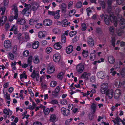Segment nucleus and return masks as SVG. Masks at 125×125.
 Returning a JSON list of instances; mask_svg holds the SVG:
<instances>
[{
	"instance_id": "nucleus-1",
	"label": "nucleus",
	"mask_w": 125,
	"mask_h": 125,
	"mask_svg": "<svg viewBox=\"0 0 125 125\" xmlns=\"http://www.w3.org/2000/svg\"><path fill=\"white\" fill-rule=\"evenodd\" d=\"M115 16L110 15H104V22L107 25H109L111 21H113V20L115 17Z\"/></svg>"
},
{
	"instance_id": "nucleus-2",
	"label": "nucleus",
	"mask_w": 125,
	"mask_h": 125,
	"mask_svg": "<svg viewBox=\"0 0 125 125\" xmlns=\"http://www.w3.org/2000/svg\"><path fill=\"white\" fill-rule=\"evenodd\" d=\"M4 45L5 49L7 51L10 50L11 49L10 42L8 40H5L4 42Z\"/></svg>"
},
{
	"instance_id": "nucleus-3",
	"label": "nucleus",
	"mask_w": 125,
	"mask_h": 125,
	"mask_svg": "<svg viewBox=\"0 0 125 125\" xmlns=\"http://www.w3.org/2000/svg\"><path fill=\"white\" fill-rule=\"evenodd\" d=\"M84 68V66L81 63L78 64L76 67V70L79 73H81Z\"/></svg>"
},
{
	"instance_id": "nucleus-4",
	"label": "nucleus",
	"mask_w": 125,
	"mask_h": 125,
	"mask_svg": "<svg viewBox=\"0 0 125 125\" xmlns=\"http://www.w3.org/2000/svg\"><path fill=\"white\" fill-rule=\"evenodd\" d=\"M108 88V85L107 83H103V85L102 86L101 89V92L103 94H104Z\"/></svg>"
},
{
	"instance_id": "nucleus-5",
	"label": "nucleus",
	"mask_w": 125,
	"mask_h": 125,
	"mask_svg": "<svg viewBox=\"0 0 125 125\" xmlns=\"http://www.w3.org/2000/svg\"><path fill=\"white\" fill-rule=\"evenodd\" d=\"M106 96H108L109 99L112 98L113 96L114 91L112 89H108L105 92Z\"/></svg>"
},
{
	"instance_id": "nucleus-6",
	"label": "nucleus",
	"mask_w": 125,
	"mask_h": 125,
	"mask_svg": "<svg viewBox=\"0 0 125 125\" xmlns=\"http://www.w3.org/2000/svg\"><path fill=\"white\" fill-rule=\"evenodd\" d=\"M70 110L64 107H62L61 109V111L62 114L64 116H67L70 114Z\"/></svg>"
},
{
	"instance_id": "nucleus-7",
	"label": "nucleus",
	"mask_w": 125,
	"mask_h": 125,
	"mask_svg": "<svg viewBox=\"0 0 125 125\" xmlns=\"http://www.w3.org/2000/svg\"><path fill=\"white\" fill-rule=\"evenodd\" d=\"M121 92V90L119 89H117L115 90L114 93V98L115 99H117L119 98Z\"/></svg>"
},
{
	"instance_id": "nucleus-8",
	"label": "nucleus",
	"mask_w": 125,
	"mask_h": 125,
	"mask_svg": "<svg viewBox=\"0 0 125 125\" xmlns=\"http://www.w3.org/2000/svg\"><path fill=\"white\" fill-rule=\"evenodd\" d=\"M61 55L59 54H55L53 56V59L55 62H58L60 60Z\"/></svg>"
},
{
	"instance_id": "nucleus-9",
	"label": "nucleus",
	"mask_w": 125,
	"mask_h": 125,
	"mask_svg": "<svg viewBox=\"0 0 125 125\" xmlns=\"http://www.w3.org/2000/svg\"><path fill=\"white\" fill-rule=\"evenodd\" d=\"M61 10L62 13H65L66 11L67 6L65 3H62L61 5Z\"/></svg>"
},
{
	"instance_id": "nucleus-10",
	"label": "nucleus",
	"mask_w": 125,
	"mask_h": 125,
	"mask_svg": "<svg viewBox=\"0 0 125 125\" xmlns=\"http://www.w3.org/2000/svg\"><path fill=\"white\" fill-rule=\"evenodd\" d=\"M73 47L72 45H69L66 48V52L67 54L71 53L73 50Z\"/></svg>"
},
{
	"instance_id": "nucleus-11",
	"label": "nucleus",
	"mask_w": 125,
	"mask_h": 125,
	"mask_svg": "<svg viewBox=\"0 0 125 125\" xmlns=\"http://www.w3.org/2000/svg\"><path fill=\"white\" fill-rule=\"evenodd\" d=\"M97 76L98 78L102 79H104L105 77L104 72L101 71L98 72L97 73Z\"/></svg>"
},
{
	"instance_id": "nucleus-12",
	"label": "nucleus",
	"mask_w": 125,
	"mask_h": 125,
	"mask_svg": "<svg viewBox=\"0 0 125 125\" xmlns=\"http://www.w3.org/2000/svg\"><path fill=\"white\" fill-rule=\"evenodd\" d=\"M57 121V116L55 114H52L51 115L49 121L50 122H55Z\"/></svg>"
},
{
	"instance_id": "nucleus-13",
	"label": "nucleus",
	"mask_w": 125,
	"mask_h": 125,
	"mask_svg": "<svg viewBox=\"0 0 125 125\" xmlns=\"http://www.w3.org/2000/svg\"><path fill=\"white\" fill-rule=\"evenodd\" d=\"M52 23V21L49 19H45L43 21V24L45 26H49L51 25Z\"/></svg>"
},
{
	"instance_id": "nucleus-14",
	"label": "nucleus",
	"mask_w": 125,
	"mask_h": 125,
	"mask_svg": "<svg viewBox=\"0 0 125 125\" xmlns=\"http://www.w3.org/2000/svg\"><path fill=\"white\" fill-rule=\"evenodd\" d=\"M14 8H12V10H14V14L15 15L14 18L15 19H17L18 16V10L17 7L14 5Z\"/></svg>"
},
{
	"instance_id": "nucleus-15",
	"label": "nucleus",
	"mask_w": 125,
	"mask_h": 125,
	"mask_svg": "<svg viewBox=\"0 0 125 125\" xmlns=\"http://www.w3.org/2000/svg\"><path fill=\"white\" fill-rule=\"evenodd\" d=\"M7 20V17L6 16H3L2 17H0V23L4 25L6 22Z\"/></svg>"
},
{
	"instance_id": "nucleus-16",
	"label": "nucleus",
	"mask_w": 125,
	"mask_h": 125,
	"mask_svg": "<svg viewBox=\"0 0 125 125\" xmlns=\"http://www.w3.org/2000/svg\"><path fill=\"white\" fill-rule=\"evenodd\" d=\"M87 42L89 45L91 47L93 46L94 44V40L91 37L88 38Z\"/></svg>"
},
{
	"instance_id": "nucleus-17",
	"label": "nucleus",
	"mask_w": 125,
	"mask_h": 125,
	"mask_svg": "<svg viewBox=\"0 0 125 125\" xmlns=\"http://www.w3.org/2000/svg\"><path fill=\"white\" fill-rule=\"evenodd\" d=\"M91 110L92 114H94L96 110V106L95 104L93 103L91 106Z\"/></svg>"
},
{
	"instance_id": "nucleus-18",
	"label": "nucleus",
	"mask_w": 125,
	"mask_h": 125,
	"mask_svg": "<svg viewBox=\"0 0 125 125\" xmlns=\"http://www.w3.org/2000/svg\"><path fill=\"white\" fill-rule=\"evenodd\" d=\"M91 75V74L90 73H87V72H84L83 73L81 77L82 78L86 79H88L89 77L87 76H90Z\"/></svg>"
},
{
	"instance_id": "nucleus-19",
	"label": "nucleus",
	"mask_w": 125,
	"mask_h": 125,
	"mask_svg": "<svg viewBox=\"0 0 125 125\" xmlns=\"http://www.w3.org/2000/svg\"><path fill=\"white\" fill-rule=\"evenodd\" d=\"M55 68L53 66L48 67L47 69V72L48 74L53 73L54 71Z\"/></svg>"
},
{
	"instance_id": "nucleus-20",
	"label": "nucleus",
	"mask_w": 125,
	"mask_h": 125,
	"mask_svg": "<svg viewBox=\"0 0 125 125\" xmlns=\"http://www.w3.org/2000/svg\"><path fill=\"white\" fill-rule=\"evenodd\" d=\"M39 42L37 41H34L32 44V48L34 49H37L39 46Z\"/></svg>"
},
{
	"instance_id": "nucleus-21",
	"label": "nucleus",
	"mask_w": 125,
	"mask_h": 125,
	"mask_svg": "<svg viewBox=\"0 0 125 125\" xmlns=\"http://www.w3.org/2000/svg\"><path fill=\"white\" fill-rule=\"evenodd\" d=\"M108 61L111 64H113L115 61L114 58L112 56H110L108 57Z\"/></svg>"
},
{
	"instance_id": "nucleus-22",
	"label": "nucleus",
	"mask_w": 125,
	"mask_h": 125,
	"mask_svg": "<svg viewBox=\"0 0 125 125\" xmlns=\"http://www.w3.org/2000/svg\"><path fill=\"white\" fill-rule=\"evenodd\" d=\"M60 44H61V43L59 42H57L54 45V48L56 50L60 49L62 47Z\"/></svg>"
},
{
	"instance_id": "nucleus-23",
	"label": "nucleus",
	"mask_w": 125,
	"mask_h": 125,
	"mask_svg": "<svg viewBox=\"0 0 125 125\" xmlns=\"http://www.w3.org/2000/svg\"><path fill=\"white\" fill-rule=\"evenodd\" d=\"M60 10H59L56 11H55L54 15L53 16L54 18L56 19H59L60 17L59 12Z\"/></svg>"
},
{
	"instance_id": "nucleus-24",
	"label": "nucleus",
	"mask_w": 125,
	"mask_h": 125,
	"mask_svg": "<svg viewBox=\"0 0 125 125\" xmlns=\"http://www.w3.org/2000/svg\"><path fill=\"white\" fill-rule=\"evenodd\" d=\"M32 56L31 55L29 56L28 58L27 64H28L29 66H30L32 64Z\"/></svg>"
},
{
	"instance_id": "nucleus-25",
	"label": "nucleus",
	"mask_w": 125,
	"mask_h": 125,
	"mask_svg": "<svg viewBox=\"0 0 125 125\" xmlns=\"http://www.w3.org/2000/svg\"><path fill=\"white\" fill-rule=\"evenodd\" d=\"M26 22V21L24 19H21L20 20H18L17 23L18 24L23 25Z\"/></svg>"
},
{
	"instance_id": "nucleus-26",
	"label": "nucleus",
	"mask_w": 125,
	"mask_h": 125,
	"mask_svg": "<svg viewBox=\"0 0 125 125\" xmlns=\"http://www.w3.org/2000/svg\"><path fill=\"white\" fill-rule=\"evenodd\" d=\"M62 26L63 27H66L69 25L68 24V21L66 19L63 20L62 21Z\"/></svg>"
},
{
	"instance_id": "nucleus-27",
	"label": "nucleus",
	"mask_w": 125,
	"mask_h": 125,
	"mask_svg": "<svg viewBox=\"0 0 125 125\" xmlns=\"http://www.w3.org/2000/svg\"><path fill=\"white\" fill-rule=\"evenodd\" d=\"M66 38L64 34H62L61 36V40L63 43H65L66 41Z\"/></svg>"
},
{
	"instance_id": "nucleus-28",
	"label": "nucleus",
	"mask_w": 125,
	"mask_h": 125,
	"mask_svg": "<svg viewBox=\"0 0 125 125\" xmlns=\"http://www.w3.org/2000/svg\"><path fill=\"white\" fill-rule=\"evenodd\" d=\"M99 3L103 9H104L105 8L106 4L104 0L99 1Z\"/></svg>"
},
{
	"instance_id": "nucleus-29",
	"label": "nucleus",
	"mask_w": 125,
	"mask_h": 125,
	"mask_svg": "<svg viewBox=\"0 0 125 125\" xmlns=\"http://www.w3.org/2000/svg\"><path fill=\"white\" fill-rule=\"evenodd\" d=\"M88 53V51H86L85 50H83L82 52V55L84 58H85L87 57Z\"/></svg>"
},
{
	"instance_id": "nucleus-30",
	"label": "nucleus",
	"mask_w": 125,
	"mask_h": 125,
	"mask_svg": "<svg viewBox=\"0 0 125 125\" xmlns=\"http://www.w3.org/2000/svg\"><path fill=\"white\" fill-rule=\"evenodd\" d=\"M120 25L122 26L123 27V28H124L125 27V20L122 18L120 19Z\"/></svg>"
},
{
	"instance_id": "nucleus-31",
	"label": "nucleus",
	"mask_w": 125,
	"mask_h": 125,
	"mask_svg": "<svg viewBox=\"0 0 125 125\" xmlns=\"http://www.w3.org/2000/svg\"><path fill=\"white\" fill-rule=\"evenodd\" d=\"M64 73L63 72H61L57 75L58 78L60 80H62L63 78Z\"/></svg>"
},
{
	"instance_id": "nucleus-32",
	"label": "nucleus",
	"mask_w": 125,
	"mask_h": 125,
	"mask_svg": "<svg viewBox=\"0 0 125 125\" xmlns=\"http://www.w3.org/2000/svg\"><path fill=\"white\" fill-rule=\"evenodd\" d=\"M52 51V48L50 47H47L45 50V52L48 54L50 53Z\"/></svg>"
},
{
	"instance_id": "nucleus-33",
	"label": "nucleus",
	"mask_w": 125,
	"mask_h": 125,
	"mask_svg": "<svg viewBox=\"0 0 125 125\" xmlns=\"http://www.w3.org/2000/svg\"><path fill=\"white\" fill-rule=\"evenodd\" d=\"M44 32L43 31H41L39 32L38 34V37L40 38H43L45 36V35L43 33Z\"/></svg>"
},
{
	"instance_id": "nucleus-34",
	"label": "nucleus",
	"mask_w": 125,
	"mask_h": 125,
	"mask_svg": "<svg viewBox=\"0 0 125 125\" xmlns=\"http://www.w3.org/2000/svg\"><path fill=\"white\" fill-rule=\"evenodd\" d=\"M33 61L36 64H37L39 62V60L38 56H35L33 58Z\"/></svg>"
},
{
	"instance_id": "nucleus-35",
	"label": "nucleus",
	"mask_w": 125,
	"mask_h": 125,
	"mask_svg": "<svg viewBox=\"0 0 125 125\" xmlns=\"http://www.w3.org/2000/svg\"><path fill=\"white\" fill-rule=\"evenodd\" d=\"M81 30L83 31H85L87 28V26L86 24L84 23L81 24Z\"/></svg>"
},
{
	"instance_id": "nucleus-36",
	"label": "nucleus",
	"mask_w": 125,
	"mask_h": 125,
	"mask_svg": "<svg viewBox=\"0 0 125 125\" xmlns=\"http://www.w3.org/2000/svg\"><path fill=\"white\" fill-rule=\"evenodd\" d=\"M57 82L56 81H52L50 83V86L52 87H54L57 85Z\"/></svg>"
},
{
	"instance_id": "nucleus-37",
	"label": "nucleus",
	"mask_w": 125,
	"mask_h": 125,
	"mask_svg": "<svg viewBox=\"0 0 125 125\" xmlns=\"http://www.w3.org/2000/svg\"><path fill=\"white\" fill-rule=\"evenodd\" d=\"M113 21L114 22V24L115 26L117 27V25L118 20L115 16L113 20Z\"/></svg>"
},
{
	"instance_id": "nucleus-38",
	"label": "nucleus",
	"mask_w": 125,
	"mask_h": 125,
	"mask_svg": "<svg viewBox=\"0 0 125 125\" xmlns=\"http://www.w3.org/2000/svg\"><path fill=\"white\" fill-rule=\"evenodd\" d=\"M77 34V32L76 31H71L69 33V36L71 37H72L73 36Z\"/></svg>"
},
{
	"instance_id": "nucleus-39",
	"label": "nucleus",
	"mask_w": 125,
	"mask_h": 125,
	"mask_svg": "<svg viewBox=\"0 0 125 125\" xmlns=\"http://www.w3.org/2000/svg\"><path fill=\"white\" fill-rule=\"evenodd\" d=\"M52 94L54 97H56L58 95V93L56 92H55L54 90L52 92Z\"/></svg>"
},
{
	"instance_id": "nucleus-40",
	"label": "nucleus",
	"mask_w": 125,
	"mask_h": 125,
	"mask_svg": "<svg viewBox=\"0 0 125 125\" xmlns=\"http://www.w3.org/2000/svg\"><path fill=\"white\" fill-rule=\"evenodd\" d=\"M120 73L123 77H125V68H122L120 72Z\"/></svg>"
},
{
	"instance_id": "nucleus-41",
	"label": "nucleus",
	"mask_w": 125,
	"mask_h": 125,
	"mask_svg": "<svg viewBox=\"0 0 125 125\" xmlns=\"http://www.w3.org/2000/svg\"><path fill=\"white\" fill-rule=\"evenodd\" d=\"M82 5V4L81 2L79 1L77 2L76 4V6L77 8H79L81 7Z\"/></svg>"
},
{
	"instance_id": "nucleus-42",
	"label": "nucleus",
	"mask_w": 125,
	"mask_h": 125,
	"mask_svg": "<svg viewBox=\"0 0 125 125\" xmlns=\"http://www.w3.org/2000/svg\"><path fill=\"white\" fill-rule=\"evenodd\" d=\"M115 38L113 37L112 38L111 43L113 46L115 47Z\"/></svg>"
},
{
	"instance_id": "nucleus-43",
	"label": "nucleus",
	"mask_w": 125,
	"mask_h": 125,
	"mask_svg": "<svg viewBox=\"0 0 125 125\" xmlns=\"http://www.w3.org/2000/svg\"><path fill=\"white\" fill-rule=\"evenodd\" d=\"M29 54V52L27 50L24 51L23 52V55L24 56H27Z\"/></svg>"
},
{
	"instance_id": "nucleus-44",
	"label": "nucleus",
	"mask_w": 125,
	"mask_h": 125,
	"mask_svg": "<svg viewBox=\"0 0 125 125\" xmlns=\"http://www.w3.org/2000/svg\"><path fill=\"white\" fill-rule=\"evenodd\" d=\"M38 8V6L37 4H33L32 7V10L33 11L36 10Z\"/></svg>"
},
{
	"instance_id": "nucleus-45",
	"label": "nucleus",
	"mask_w": 125,
	"mask_h": 125,
	"mask_svg": "<svg viewBox=\"0 0 125 125\" xmlns=\"http://www.w3.org/2000/svg\"><path fill=\"white\" fill-rule=\"evenodd\" d=\"M90 81L92 83L94 82L95 81V77L94 75L92 76L90 78Z\"/></svg>"
},
{
	"instance_id": "nucleus-46",
	"label": "nucleus",
	"mask_w": 125,
	"mask_h": 125,
	"mask_svg": "<svg viewBox=\"0 0 125 125\" xmlns=\"http://www.w3.org/2000/svg\"><path fill=\"white\" fill-rule=\"evenodd\" d=\"M36 76V71L35 70H34L33 71L31 75V77L32 78L34 79L35 78Z\"/></svg>"
},
{
	"instance_id": "nucleus-47",
	"label": "nucleus",
	"mask_w": 125,
	"mask_h": 125,
	"mask_svg": "<svg viewBox=\"0 0 125 125\" xmlns=\"http://www.w3.org/2000/svg\"><path fill=\"white\" fill-rule=\"evenodd\" d=\"M8 55L9 56V57H10L9 58L10 59L12 60H13L14 59V56L13 54L11 52L9 53Z\"/></svg>"
},
{
	"instance_id": "nucleus-48",
	"label": "nucleus",
	"mask_w": 125,
	"mask_h": 125,
	"mask_svg": "<svg viewBox=\"0 0 125 125\" xmlns=\"http://www.w3.org/2000/svg\"><path fill=\"white\" fill-rule=\"evenodd\" d=\"M92 113L91 114H89V118L90 120H92L94 119V115Z\"/></svg>"
},
{
	"instance_id": "nucleus-49",
	"label": "nucleus",
	"mask_w": 125,
	"mask_h": 125,
	"mask_svg": "<svg viewBox=\"0 0 125 125\" xmlns=\"http://www.w3.org/2000/svg\"><path fill=\"white\" fill-rule=\"evenodd\" d=\"M17 39L20 40H22V34L21 33H19L17 34Z\"/></svg>"
},
{
	"instance_id": "nucleus-50",
	"label": "nucleus",
	"mask_w": 125,
	"mask_h": 125,
	"mask_svg": "<svg viewBox=\"0 0 125 125\" xmlns=\"http://www.w3.org/2000/svg\"><path fill=\"white\" fill-rule=\"evenodd\" d=\"M17 27L16 26L13 25L12 28L10 30V31H12L14 30H17Z\"/></svg>"
},
{
	"instance_id": "nucleus-51",
	"label": "nucleus",
	"mask_w": 125,
	"mask_h": 125,
	"mask_svg": "<svg viewBox=\"0 0 125 125\" xmlns=\"http://www.w3.org/2000/svg\"><path fill=\"white\" fill-rule=\"evenodd\" d=\"M44 110V114L45 115H48L49 113L50 110L49 108H47L45 110Z\"/></svg>"
},
{
	"instance_id": "nucleus-52",
	"label": "nucleus",
	"mask_w": 125,
	"mask_h": 125,
	"mask_svg": "<svg viewBox=\"0 0 125 125\" xmlns=\"http://www.w3.org/2000/svg\"><path fill=\"white\" fill-rule=\"evenodd\" d=\"M102 31L101 29L99 28H97L96 29V32L97 33H100L102 32Z\"/></svg>"
},
{
	"instance_id": "nucleus-53",
	"label": "nucleus",
	"mask_w": 125,
	"mask_h": 125,
	"mask_svg": "<svg viewBox=\"0 0 125 125\" xmlns=\"http://www.w3.org/2000/svg\"><path fill=\"white\" fill-rule=\"evenodd\" d=\"M35 22V20L33 19H31L29 21V24L32 25L34 24Z\"/></svg>"
},
{
	"instance_id": "nucleus-54",
	"label": "nucleus",
	"mask_w": 125,
	"mask_h": 125,
	"mask_svg": "<svg viewBox=\"0 0 125 125\" xmlns=\"http://www.w3.org/2000/svg\"><path fill=\"white\" fill-rule=\"evenodd\" d=\"M109 31L110 32L113 33H114V29L113 26H111L109 28Z\"/></svg>"
},
{
	"instance_id": "nucleus-55",
	"label": "nucleus",
	"mask_w": 125,
	"mask_h": 125,
	"mask_svg": "<svg viewBox=\"0 0 125 125\" xmlns=\"http://www.w3.org/2000/svg\"><path fill=\"white\" fill-rule=\"evenodd\" d=\"M42 24L41 23H37L36 24L35 27L37 29H39L42 27Z\"/></svg>"
},
{
	"instance_id": "nucleus-56",
	"label": "nucleus",
	"mask_w": 125,
	"mask_h": 125,
	"mask_svg": "<svg viewBox=\"0 0 125 125\" xmlns=\"http://www.w3.org/2000/svg\"><path fill=\"white\" fill-rule=\"evenodd\" d=\"M55 11H49L48 13V14L49 15L53 16L55 13Z\"/></svg>"
},
{
	"instance_id": "nucleus-57",
	"label": "nucleus",
	"mask_w": 125,
	"mask_h": 125,
	"mask_svg": "<svg viewBox=\"0 0 125 125\" xmlns=\"http://www.w3.org/2000/svg\"><path fill=\"white\" fill-rule=\"evenodd\" d=\"M58 103L57 100H51V103L52 104H57Z\"/></svg>"
},
{
	"instance_id": "nucleus-58",
	"label": "nucleus",
	"mask_w": 125,
	"mask_h": 125,
	"mask_svg": "<svg viewBox=\"0 0 125 125\" xmlns=\"http://www.w3.org/2000/svg\"><path fill=\"white\" fill-rule=\"evenodd\" d=\"M27 75H24L21 74L20 75V79H22L24 78L25 79H26L27 78Z\"/></svg>"
},
{
	"instance_id": "nucleus-59",
	"label": "nucleus",
	"mask_w": 125,
	"mask_h": 125,
	"mask_svg": "<svg viewBox=\"0 0 125 125\" xmlns=\"http://www.w3.org/2000/svg\"><path fill=\"white\" fill-rule=\"evenodd\" d=\"M112 3V1L111 0H108L107 2V4L108 5V7H110L111 8V6Z\"/></svg>"
},
{
	"instance_id": "nucleus-60",
	"label": "nucleus",
	"mask_w": 125,
	"mask_h": 125,
	"mask_svg": "<svg viewBox=\"0 0 125 125\" xmlns=\"http://www.w3.org/2000/svg\"><path fill=\"white\" fill-rule=\"evenodd\" d=\"M9 83V82H7L3 85V86L4 88H7L8 87Z\"/></svg>"
},
{
	"instance_id": "nucleus-61",
	"label": "nucleus",
	"mask_w": 125,
	"mask_h": 125,
	"mask_svg": "<svg viewBox=\"0 0 125 125\" xmlns=\"http://www.w3.org/2000/svg\"><path fill=\"white\" fill-rule=\"evenodd\" d=\"M33 125H42V124L40 122L36 121L33 122Z\"/></svg>"
},
{
	"instance_id": "nucleus-62",
	"label": "nucleus",
	"mask_w": 125,
	"mask_h": 125,
	"mask_svg": "<svg viewBox=\"0 0 125 125\" xmlns=\"http://www.w3.org/2000/svg\"><path fill=\"white\" fill-rule=\"evenodd\" d=\"M27 9L26 8H24L23 10H22L21 13L22 14L25 15L26 12H27Z\"/></svg>"
},
{
	"instance_id": "nucleus-63",
	"label": "nucleus",
	"mask_w": 125,
	"mask_h": 125,
	"mask_svg": "<svg viewBox=\"0 0 125 125\" xmlns=\"http://www.w3.org/2000/svg\"><path fill=\"white\" fill-rule=\"evenodd\" d=\"M73 4V1H71L68 4V7L69 9L70 8L71 6Z\"/></svg>"
},
{
	"instance_id": "nucleus-64",
	"label": "nucleus",
	"mask_w": 125,
	"mask_h": 125,
	"mask_svg": "<svg viewBox=\"0 0 125 125\" xmlns=\"http://www.w3.org/2000/svg\"><path fill=\"white\" fill-rule=\"evenodd\" d=\"M60 87L59 86H57L56 88L54 90L55 92H56L58 93L60 91Z\"/></svg>"
}]
</instances>
